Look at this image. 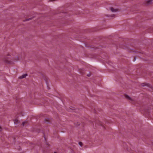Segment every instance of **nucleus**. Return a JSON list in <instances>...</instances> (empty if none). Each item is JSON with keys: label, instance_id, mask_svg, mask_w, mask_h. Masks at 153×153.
I'll return each mask as SVG.
<instances>
[{"label": "nucleus", "instance_id": "1a4fd4ad", "mask_svg": "<svg viewBox=\"0 0 153 153\" xmlns=\"http://www.w3.org/2000/svg\"><path fill=\"white\" fill-rule=\"evenodd\" d=\"M79 144L80 146H82V142H79Z\"/></svg>", "mask_w": 153, "mask_h": 153}, {"label": "nucleus", "instance_id": "2eb2a0df", "mask_svg": "<svg viewBox=\"0 0 153 153\" xmlns=\"http://www.w3.org/2000/svg\"><path fill=\"white\" fill-rule=\"evenodd\" d=\"M1 130V128L0 127V131Z\"/></svg>", "mask_w": 153, "mask_h": 153}, {"label": "nucleus", "instance_id": "4468645a", "mask_svg": "<svg viewBox=\"0 0 153 153\" xmlns=\"http://www.w3.org/2000/svg\"><path fill=\"white\" fill-rule=\"evenodd\" d=\"M136 60V58H134V61H135V60Z\"/></svg>", "mask_w": 153, "mask_h": 153}, {"label": "nucleus", "instance_id": "6e6552de", "mask_svg": "<svg viewBox=\"0 0 153 153\" xmlns=\"http://www.w3.org/2000/svg\"><path fill=\"white\" fill-rule=\"evenodd\" d=\"M27 123V122L26 121H24L22 123V124L23 126H24L25 124L26 123Z\"/></svg>", "mask_w": 153, "mask_h": 153}, {"label": "nucleus", "instance_id": "f03ea898", "mask_svg": "<svg viewBox=\"0 0 153 153\" xmlns=\"http://www.w3.org/2000/svg\"><path fill=\"white\" fill-rule=\"evenodd\" d=\"M110 9L111 11L113 12H115L118 11V10L117 9H114L113 7H111L110 8Z\"/></svg>", "mask_w": 153, "mask_h": 153}, {"label": "nucleus", "instance_id": "0eeeda50", "mask_svg": "<svg viewBox=\"0 0 153 153\" xmlns=\"http://www.w3.org/2000/svg\"><path fill=\"white\" fill-rule=\"evenodd\" d=\"M152 2V1L151 0H149L147 1V3L148 4H150Z\"/></svg>", "mask_w": 153, "mask_h": 153}, {"label": "nucleus", "instance_id": "39448f33", "mask_svg": "<svg viewBox=\"0 0 153 153\" xmlns=\"http://www.w3.org/2000/svg\"><path fill=\"white\" fill-rule=\"evenodd\" d=\"M14 123L15 124H17L19 123V120H18L16 119L14 121Z\"/></svg>", "mask_w": 153, "mask_h": 153}, {"label": "nucleus", "instance_id": "9d476101", "mask_svg": "<svg viewBox=\"0 0 153 153\" xmlns=\"http://www.w3.org/2000/svg\"><path fill=\"white\" fill-rule=\"evenodd\" d=\"M5 61L7 63H9L10 62L9 61H8L7 60V59H6V58H5Z\"/></svg>", "mask_w": 153, "mask_h": 153}, {"label": "nucleus", "instance_id": "20e7f679", "mask_svg": "<svg viewBox=\"0 0 153 153\" xmlns=\"http://www.w3.org/2000/svg\"><path fill=\"white\" fill-rule=\"evenodd\" d=\"M125 97L127 99H128L130 101H132L133 100L132 99H131L129 96L127 95H125Z\"/></svg>", "mask_w": 153, "mask_h": 153}, {"label": "nucleus", "instance_id": "f257e3e1", "mask_svg": "<svg viewBox=\"0 0 153 153\" xmlns=\"http://www.w3.org/2000/svg\"><path fill=\"white\" fill-rule=\"evenodd\" d=\"M141 85L143 87H144L146 86H147L150 87V88H152L151 85L150 84L148 83H143L141 84Z\"/></svg>", "mask_w": 153, "mask_h": 153}, {"label": "nucleus", "instance_id": "f8f14e48", "mask_svg": "<svg viewBox=\"0 0 153 153\" xmlns=\"http://www.w3.org/2000/svg\"><path fill=\"white\" fill-rule=\"evenodd\" d=\"M110 16L111 17H115V15H111Z\"/></svg>", "mask_w": 153, "mask_h": 153}, {"label": "nucleus", "instance_id": "ddd939ff", "mask_svg": "<svg viewBox=\"0 0 153 153\" xmlns=\"http://www.w3.org/2000/svg\"><path fill=\"white\" fill-rule=\"evenodd\" d=\"M55 0H50L49 1H54Z\"/></svg>", "mask_w": 153, "mask_h": 153}, {"label": "nucleus", "instance_id": "9b49d317", "mask_svg": "<svg viewBox=\"0 0 153 153\" xmlns=\"http://www.w3.org/2000/svg\"><path fill=\"white\" fill-rule=\"evenodd\" d=\"M91 75V74L90 73L89 74H88L87 75V76H90Z\"/></svg>", "mask_w": 153, "mask_h": 153}, {"label": "nucleus", "instance_id": "7ed1b4c3", "mask_svg": "<svg viewBox=\"0 0 153 153\" xmlns=\"http://www.w3.org/2000/svg\"><path fill=\"white\" fill-rule=\"evenodd\" d=\"M27 74H24L20 76L19 77V78L20 79H22L23 78H25L26 76H27Z\"/></svg>", "mask_w": 153, "mask_h": 153}, {"label": "nucleus", "instance_id": "423d86ee", "mask_svg": "<svg viewBox=\"0 0 153 153\" xmlns=\"http://www.w3.org/2000/svg\"><path fill=\"white\" fill-rule=\"evenodd\" d=\"M33 18V17H31L29 18L26 19L25 21H28L32 19Z\"/></svg>", "mask_w": 153, "mask_h": 153}]
</instances>
